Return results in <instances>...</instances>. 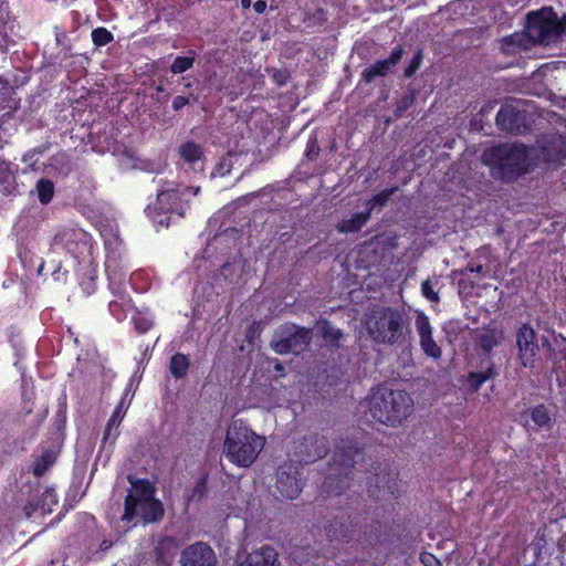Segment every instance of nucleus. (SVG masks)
<instances>
[{"mask_svg":"<svg viewBox=\"0 0 566 566\" xmlns=\"http://www.w3.org/2000/svg\"><path fill=\"white\" fill-rule=\"evenodd\" d=\"M366 331L379 345L403 346L410 338V321L403 310L377 305L366 315Z\"/></svg>","mask_w":566,"mask_h":566,"instance_id":"nucleus-1","label":"nucleus"},{"mask_svg":"<svg viewBox=\"0 0 566 566\" xmlns=\"http://www.w3.org/2000/svg\"><path fill=\"white\" fill-rule=\"evenodd\" d=\"M562 34L566 35V15L558 21L551 9L528 14L526 35L534 43L549 45Z\"/></svg>","mask_w":566,"mask_h":566,"instance_id":"nucleus-7","label":"nucleus"},{"mask_svg":"<svg viewBox=\"0 0 566 566\" xmlns=\"http://www.w3.org/2000/svg\"><path fill=\"white\" fill-rule=\"evenodd\" d=\"M264 444V437L255 433L242 420H234L227 429L223 453L231 463L249 468L256 460Z\"/></svg>","mask_w":566,"mask_h":566,"instance_id":"nucleus-3","label":"nucleus"},{"mask_svg":"<svg viewBox=\"0 0 566 566\" xmlns=\"http://www.w3.org/2000/svg\"><path fill=\"white\" fill-rule=\"evenodd\" d=\"M190 359L182 353H176L170 357L169 371L175 379H181L187 375Z\"/></svg>","mask_w":566,"mask_h":566,"instance_id":"nucleus-23","label":"nucleus"},{"mask_svg":"<svg viewBox=\"0 0 566 566\" xmlns=\"http://www.w3.org/2000/svg\"><path fill=\"white\" fill-rule=\"evenodd\" d=\"M163 503L157 499L143 501L138 504V515L145 524L160 521L164 516Z\"/></svg>","mask_w":566,"mask_h":566,"instance_id":"nucleus-19","label":"nucleus"},{"mask_svg":"<svg viewBox=\"0 0 566 566\" xmlns=\"http://www.w3.org/2000/svg\"><path fill=\"white\" fill-rule=\"evenodd\" d=\"M253 9L258 14L264 13L266 10V2L265 0H258L253 3Z\"/></svg>","mask_w":566,"mask_h":566,"instance_id":"nucleus-56","label":"nucleus"},{"mask_svg":"<svg viewBox=\"0 0 566 566\" xmlns=\"http://www.w3.org/2000/svg\"><path fill=\"white\" fill-rule=\"evenodd\" d=\"M312 329L295 324H284L275 332L270 343L271 348L279 355L300 354L307 348L312 340Z\"/></svg>","mask_w":566,"mask_h":566,"instance_id":"nucleus-8","label":"nucleus"},{"mask_svg":"<svg viewBox=\"0 0 566 566\" xmlns=\"http://www.w3.org/2000/svg\"><path fill=\"white\" fill-rule=\"evenodd\" d=\"M113 543L111 541H107V539H104L101 545H99V549L102 552H106L107 549H109L112 547Z\"/></svg>","mask_w":566,"mask_h":566,"instance_id":"nucleus-59","label":"nucleus"},{"mask_svg":"<svg viewBox=\"0 0 566 566\" xmlns=\"http://www.w3.org/2000/svg\"><path fill=\"white\" fill-rule=\"evenodd\" d=\"M190 103V99L189 97L187 96H184V95H177L174 99H172V104H171V107L175 112H179L180 109H182L186 105H188Z\"/></svg>","mask_w":566,"mask_h":566,"instance_id":"nucleus-49","label":"nucleus"},{"mask_svg":"<svg viewBox=\"0 0 566 566\" xmlns=\"http://www.w3.org/2000/svg\"><path fill=\"white\" fill-rule=\"evenodd\" d=\"M55 455L52 450H45L38 457L32 464V473L33 475L40 478L44 475L49 469L54 464Z\"/></svg>","mask_w":566,"mask_h":566,"instance_id":"nucleus-27","label":"nucleus"},{"mask_svg":"<svg viewBox=\"0 0 566 566\" xmlns=\"http://www.w3.org/2000/svg\"><path fill=\"white\" fill-rule=\"evenodd\" d=\"M301 462L313 463L324 458L329 452V443L326 437L318 433L305 436L301 442Z\"/></svg>","mask_w":566,"mask_h":566,"instance_id":"nucleus-15","label":"nucleus"},{"mask_svg":"<svg viewBox=\"0 0 566 566\" xmlns=\"http://www.w3.org/2000/svg\"><path fill=\"white\" fill-rule=\"evenodd\" d=\"M532 151L523 145H500L486 149L482 161L494 176L509 179L528 170Z\"/></svg>","mask_w":566,"mask_h":566,"instance_id":"nucleus-6","label":"nucleus"},{"mask_svg":"<svg viewBox=\"0 0 566 566\" xmlns=\"http://www.w3.org/2000/svg\"><path fill=\"white\" fill-rule=\"evenodd\" d=\"M321 334L322 337L333 346H339V340L343 338L344 334L340 329L335 328L329 321H323L321 324Z\"/></svg>","mask_w":566,"mask_h":566,"instance_id":"nucleus-29","label":"nucleus"},{"mask_svg":"<svg viewBox=\"0 0 566 566\" xmlns=\"http://www.w3.org/2000/svg\"><path fill=\"white\" fill-rule=\"evenodd\" d=\"M304 483L301 479V472L297 465L284 463L276 471V491L283 499L294 500L302 492Z\"/></svg>","mask_w":566,"mask_h":566,"instance_id":"nucleus-11","label":"nucleus"},{"mask_svg":"<svg viewBox=\"0 0 566 566\" xmlns=\"http://www.w3.org/2000/svg\"><path fill=\"white\" fill-rule=\"evenodd\" d=\"M106 272H107L108 276L111 277V265L109 264H106Z\"/></svg>","mask_w":566,"mask_h":566,"instance_id":"nucleus-62","label":"nucleus"},{"mask_svg":"<svg viewBox=\"0 0 566 566\" xmlns=\"http://www.w3.org/2000/svg\"><path fill=\"white\" fill-rule=\"evenodd\" d=\"M516 346L521 365L525 368H533L539 347L536 343V334L530 325L524 324L518 328Z\"/></svg>","mask_w":566,"mask_h":566,"instance_id":"nucleus-12","label":"nucleus"},{"mask_svg":"<svg viewBox=\"0 0 566 566\" xmlns=\"http://www.w3.org/2000/svg\"><path fill=\"white\" fill-rule=\"evenodd\" d=\"M373 419L388 427L400 426L413 411V400L405 390L379 388L368 399Z\"/></svg>","mask_w":566,"mask_h":566,"instance_id":"nucleus-4","label":"nucleus"},{"mask_svg":"<svg viewBox=\"0 0 566 566\" xmlns=\"http://www.w3.org/2000/svg\"><path fill=\"white\" fill-rule=\"evenodd\" d=\"M55 41L59 45L64 44V42L67 41L66 32L59 30V28H55Z\"/></svg>","mask_w":566,"mask_h":566,"instance_id":"nucleus-55","label":"nucleus"},{"mask_svg":"<svg viewBox=\"0 0 566 566\" xmlns=\"http://www.w3.org/2000/svg\"><path fill=\"white\" fill-rule=\"evenodd\" d=\"M10 176V163L0 157V185L8 182Z\"/></svg>","mask_w":566,"mask_h":566,"instance_id":"nucleus-47","label":"nucleus"},{"mask_svg":"<svg viewBox=\"0 0 566 566\" xmlns=\"http://www.w3.org/2000/svg\"><path fill=\"white\" fill-rule=\"evenodd\" d=\"M546 546V539L543 535L537 534L526 548V553H532V562L541 563L543 560V548Z\"/></svg>","mask_w":566,"mask_h":566,"instance_id":"nucleus-32","label":"nucleus"},{"mask_svg":"<svg viewBox=\"0 0 566 566\" xmlns=\"http://www.w3.org/2000/svg\"><path fill=\"white\" fill-rule=\"evenodd\" d=\"M501 338V334L496 333L495 331H484L479 336L480 345L485 352H490L493 347H495Z\"/></svg>","mask_w":566,"mask_h":566,"instance_id":"nucleus-34","label":"nucleus"},{"mask_svg":"<svg viewBox=\"0 0 566 566\" xmlns=\"http://www.w3.org/2000/svg\"><path fill=\"white\" fill-rule=\"evenodd\" d=\"M520 112L511 106L504 105L496 115V124L504 132L515 133L520 130Z\"/></svg>","mask_w":566,"mask_h":566,"instance_id":"nucleus-18","label":"nucleus"},{"mask_svg":"<svg viewBox=\"0 0 566 566\" xmlns=\"http://www.w3.org/2000/svg\"><path fill=\"white\" fill-rule=\"evenodd\" d=\"M422 60H423V53H422V50L419 49L413 54V56L410 60V62L408 63V65L405 67L403 76L406 78H411L418 72V70L420 69V66L422 64Z\"/></svg>","mask_w":566,"mask_h":566,"instance_id":"nucleus-38","label":"nucleus"},{"mask_svg":"<svg viewBox=\"0 0 566 566\" xmlns=\"http://www.w3.org/2000/svg\"><path fill=\"white\" fill-rule=\"evenodd\" d=\"M170 182L169 181H163V187H166V186H169Z\"/></svg>","mask_w":566,"mask_h":566,"instance_id":"nucleus-64","label":"nucleus"},{"mask_svg":"<svg viewBox=\"0 0 566 566\" xmlns=\"http://www.w3.org/2000/svg\"><path fill=\"white\" fill-rule=\"evenodd\" d=\"M92 42L95 46H105L114 41L113 33L104 27H98L92 30Z\"/></svg>","mask_w":566,"mask_h":566,"instance_id":"nucleus-31","label":"nucleus"},{"mask_svg":"<svg viewBox=\"0 0 566 566\" xmlns=\"http://www.w3.org/2000/svg\"><path fill=\"white\" fill-rule=\"evenodd\" d=\"M52 248L63 250L74 259L91 253L92 237L80 228H63L52 240Z\"/></svg>","mask_w":566,"mask_h":566,"instance_id":"nucleus-9","label":"nucleus"},{"mask_svg":"<svg viewBox=\"0 0 566 566\" xmlns=\"http://www.w3.org/2000/svg\"><path fill=\"white\" fill-rule=\"evenodd\" d=\"M416 327L419 333L420 339L426 336L432 335V328L429 318L426 314L419 313L416 317Z\"/></svg>","mask_w":566,"mask_h":566,"instance_id":"nucleus-41","label":"nucleus"},{"mask_svg":"<svg viewBox=\"0 0 566 566\" xmlns=\"http://www.w3.org/2000/svg\"><path fill=\"white\" fill-rule=\"evenodd\" d=\"M403 53H405L403 46L401 44H398L392 49V51L390 52V55L385 60L389 64V66L392 67L399 63V61L403 56Z\"/></svg>","mask_w":566,"mask_h":566,"instance_id":"nucleus-45","label":"nucleus"},{"mask_svg":"<svg viewBox=\"0 0 566 566\" xmlns=\"http://www.w3.org/2000/svg\"><path fill=\"white\" fill-rule=\"evenodd\" d=\"M163 90H164V88H163V86H161V85H158V86L156 87V91H157V92H163Z\"/></svg>","mask_w":566,"mask_h":566,"instance_id":"nucleus-63","label":"nucleus"},{"mask_svg":"<svg viewBox=\"0 0 566 566\" xmlns=\"http://www.w3.org/2000/svg\"><path fill=\"white\" fill-rule=\"evenodd\" d=\"M420 346H421L423 353L429 357L437 359L441 356V349L437 345V343L433 340L432 335L421 338Z\"/></svg>","mask_w":566,"mask_h":566,"instance_id":"nucleus-37","label":"nucleus"},{"mask_svg":"<svg viewBox=\"0 0 566 566\" xmlns=\"http://www.w3.org/2000/svg\"><path fill=\"white\" fill-rule=\"evenodd\" d=\"M355 524L353 522L344 523L338 517L332 520L326 526V535L331 539H338L348 542L352 538V533L354 532Z\"/></svg>","mask_w":566,"mask_h":566,"instance_id":"nucleus-21","label":"nucleus"},{"mask_svg":"<svg viewBox=\"0 0 566 566\" xmlns=\"http://www.w3.org/2000/svg\"><path fill=\"white\" fill-rule=\"evenodd\" d=\"M42 151L43 150L40 147H35L33 149H30L29 151H27L23 155L22 161L23 163H28V161L32 160L35 155L41 154Z\"/></svg>","mask_w":566,"mask_h":566,"instance_id":"nucleus-53","label":"nucleus"},{"mask_svg":"<svg viewBox=\"0 0 566 566\" xmlns=\"http://www.w3.org/2000/svg\"><path fill=\"white\" fill-rule=\"evenodd\" d=\"M197 59V52L193 49H189L186 51L185 55H178L174 59L172 63L170 64V72L172 74H182L190 69H192L195 62Z\"/></svg>","mask_w":566,"mask_h":566,"instance_id":"nucleus-22","label":"nucleus"},{"mask_svg":"<svg viewBox=\"0 0 566 566\" xmlns=\"http://www.w3.org/2000/svg\"><path fill=\"white\" fill-rule=\"evenodd\" d=\"M421 293L422 295L431 301V302H438L439 296L438 293L434 291L432 283L429 280H426L421 284Z\"/></svg>","mask_w":566,"mask_h":566,"instance_id":"nucleus-44","label":"nucleus"},{"mask_svg":"<svg viewBox=\"0 0 566 566\" xmlns=\"http://www.w3.org/2000/svg\"><path fill=\"white\" fill-rule=\"evenodd\" d=\"M370 467L373 468L371 475L366 481L369 496L379 499L380 493H382L397 497V481L390 479V473L386 471V468L381 463H373Z\"/></svg>","mask_w":566,"mask_h":566,"instance_id":"nucleus-13","label":"nucleus"},{"mask_svg":"<svg viewBox=\"0 0 566 566\" xmlns=\"http://www.w3.org/2000/svg\"><path fill=\"white\" fill-rule=\"evenodd\" d=\"M370 216L365 210L352 214L350 218L342 219L336 224V230L339 233H355L363 229V227L369 221Z\"/></svg>","mask_w":566,"mask_h":566,"instance_id":"nucleus-20","label":"nucleus"},{"mask_svg":"<svg viewBox=\"0 0 566 566\" xmlns=\"http://www.w3.org/2000/svg\"><path fill=\"white\" fill-rule=\"evenodd\" d=\"M35 191L39 201L45 206L53 200L55 186L51 179L40 178L35 184Z\"/></svg>","mask_w":566,"mask_h":566,"instance_id":"nucleus-28","label":"nucleus"},{"mask_svg":"<svg viewBox=\"0 0 566 566\" xmlns=\"http://www.w3.org/2000/svg\"><path fill=\"white\" fill-rule=\"evenodd\" d=\"M208 492V475L203 473L197 481L191 490L188 501H199Z\"/></svg>","mask_w":566,"mask_h":566,"instance_id":"nucleus-35","label":"nucleus"},{"mask_svg":"<svg viewBox=\"0 0 566 566\" xmlns=\"http://www.w3.org/2000/svg\"><path fill=\"white\" fill-rule=\"evenodd\" d=\"M113 430H115V427H109V423H106L104 432H103L101 448H105V446L107 443L109 446L115 443L118 433L115 431V433L113 434Z\"/></svg>","mask_w":566,"mask_h":566,"instance_id":"nucleus-46","label":"nucleus"},{"mask_svg":"<svg viewBox=\"0 0 566 566\" xmlns=\"http://www.w3.org/2000/svg\"><path fill=\"white\" fill-rule=\"evenodd\" d=\"M133 323L136 332L139 334H146L154 326V322L151 318L140 314L133 318Z\"/></svg>","mask_w":566,"mask_h":566,"instance_id":"nucleus-43","label":"nucleus"},{"mask_svg":"<svg viewBox=\"0 0 566 566\" xmlns=\"http://www.w3.org/2000/svg\"><path fill=\"white\" fill-rule=\"evenodd\" d=\"M321 153L318 139L315 135H311L306 143L305 157L310 161H315Z\"/></svg>","mask_w":566,"mask_h":566,"instance_id":"nucleus-40","label":"nucleus"},{"mask_svg":"<svg viewBox=\"0 0 566 566\" xmlns=\"http://www.w3.org/2000/svg\"><path fill=\"white\" fill-rule=\"evenodd\" d=\"M180 566H217L213 549L203 542L187 546L180 555Z\"/></svg>","mask_w":566,"mask_h":566,"instance_id":"nucleus-14","label":"nucleus"},{"mask_svg":"<svg viewBox=\"0 0 566 566\" xmlns=\"http://www.w3.org/2000/svg\"><path fill=\"white\" fill-rule=\"evenodd\" d=\"M276 563V551L269 545H263L259 549L249 553L238 566H275Z\"/></svg>","mask_w":566,"mask_h":566,"instance_id":"nucleus-16","label":"nucleus"},{"mask_svg":"<svg viewBox=\"0 0 566 566\" xmlns=\"http://www.w3.org/2000/svg\"><path fill=\"white\" fill-rule=\"evenodd\" d=\"M460 7V1H451L444 9V12L450 14V12H455L457 9Z\"/></svg>","mask_w":566,"mask_h":566,"instance_id":"nucleus-58","label":"nucleus"},{"mask_svg":"<svg viewBox=\"0 0 566 566\" xmlns=\"http://www.w3.org/2000/svg\"><path fill=\"white\" fill-rule=\"evenodd\" d=\"M391 67L386 62V60H379L371 64L370 66L366 67L361 72V78L367 84L374 82L376 77H384L390 72Z\"/></svg>","mask_w":566,"mask_h":566,"instance_id":"nucleus-25","label":"nucleus"},{"mask_svg":"<svg viewBox=\"0 0 566 566\" xmlns=\"http://www.w3.org/2000/svg\"><path fill=\"white\" fill-rule=\"evenodd\" d=\"M551 146L556 150L555 155H547L545 158L549 161H557L566 157V142L562 137H555L551 140Z\"/></svg>","mask_w":566,"mask_h":566,"instance_id":"nucleus-39","label":"nucleus"},{"mask_svg":"<svg viewBox=\"0 0 566 566\" xmlns=\"http://www.w3.org/2000/svg\"><path fill=\"white\" fill-rule=\"evenodd\" d=\"M365 455L364 449L359 448L357 442L342 441V444L336 447L332 462L328 463L324 485L340 494L349 486L354 470H366Z\"/></svg>","mask_w":566,"mask_h":566,"instance_id":"nucleus-2","label":"nucleus"},{"mask_svg":"<svg viewBox=\"0 0 566 566\" xmlns=\"http://www.w3.org/2000/svg\"><path fill=\"white\" fill-rule=\"evenodd\" d=\"M493 376L492 368H486V370L470 373L465 386L468 390L475 392L479 390L480 386L485 382L489 378Z\"/></svg>","mask_w":566,"mask_h":566,"instance_id":"nucleus-30","label":"nucleus"},{"mask_svg":"<svg viewBox=\"0 0 566 566\" xmlns=\"http://www.w3.org/2000/svg\"><path fill=\"white\" fill-rule=\"evenodd\" d=\"M467 273H483V266L481 264H478V265H468L465 268V270H462V276L465 275Z\"/></svg>","mask_w":566,"mask_h":566,"instance_id":"nucleus-54","label":"nucleus"},{"mask_svg":"<svg viewBox=\"0 0 566 566\" xmlns=\"http://www.w3.org/2000/svg\"><path fill=\"white\" fill-rule=\"evenodd\" d=\"M178 154L184 163L193 170H196L197 166L202 164L205 159V151L202 147L192 140L182 143L178 148ZM200 170H203L202 165H200Z\"/></svg>","mask_w":566,"mask_h":566,"instance_id":"nucleus-17","label":"nucleus"},{"mask_svg":"<svg viewBox=\"0 0 566 566\" xmlns=\"http://www.w3.org/2000/svg\"><path fill=\"white\" fill-rule=\"evenodd\" d=\"M416 101L415 92H410L409 94H405L399 99L396 101L394 108L395 118H400L402 115L413 105Z\"/></svg>","mask_w":566,"mask_h":566,"instance_id":"nucleus-33","label":"nucleus"},{"mask_svg":"<svg viewBox=\"0 0 566 566\" xmlns=\"http://www.w3.org/2000/svg\"><path fill=\"white\" fill-rule=\"evenodd\" d=\"M124 405H125V399L123 398L118 402V405L115 407L112 416L109 417V419L107 421V423H109V427H115V431H117L120 422L123 421V419L125 417L126 409H124Z\"/></svg>","mask_w":566,"mask_h":566,"instance_id":"nucleus-42","label":"nucleus"},{"mask_svg":"<svg viewBox=\"0 0 566 566\" xmlns=\"http://www.w3.org/2000/svg\"><path fill=\"white\" fill-rule=\"evenodd\" d=\"M200 187L163 188L156 200L145 208L146 216L155 223L169 227L172 216L184 217L190 208L189 198L199 193Z\"/></svg>","mask_w":566,"mask_h":566,"instance_id":"nucleus-5","label":"nucleus"},{"mask_svg":"<svg viewBox=\"0 0 566 566\" xmlns=\"http://www.w3.org/2000/svg\"><path fill=\"white\" fill-rule=\"evenodd\" d=\"M273 370L281 377L285 376V367L277 359L274 361Z\"/></svg>","mask_w":566,"mask_h":566,"instance_id":"nucleus-57","label":"nucleus"},{"mask_svg":"<svg viewBox=\"0 0 566 566\" xmlns=\"http://www.w3.org/2000/svg\"><path fill=\"white\" fill-rule=\"evenodd\" d=\"M420 560L424 566H441L440 560L433 554L428 552L421 553Z\"/></svg>","mask_w":566,"mask_h":566,"instance_id":"nucleus-48","label":"nucleus"},{"mask_svg":"<svg viewBox=\"0 0 566 566\" xmlns=\"http://www.w3.org/2000/svg\"><path fill=\"white\" fill-rule=\"evenodd\" d=\"M252 4V0H241V7L243 9H249Z\"/></svg>","mask_w":566,"mask_h":566,"instance_id":"nucleus-60","label":"nucleus"},{"mask_svg":"<svg viewBox=\"0 0 566 566\" xmlns=\"http://www.w3.org/2000/svg\"><path fill=\"white\" fill-rule=\"evenodd\" d=\"M96 277L94 275H90L87 276V281H85L84 279L82 280L81 282V285L83 286V289L88 293H93L95 291V287H96V282H95Z\"/></svg>","mask_w":566,"mask_h":566,"instance_id":"nucleus-50","label":"nucleus"},{"mask_svg":"<svg viewBox=\"0 0 566 566\" xmlns=\"http://www.w3.org/2000/svg\"><path fill=\"white\" fill-rule=\"evenodd\" d=\"M0 85H2V86L8 85V81L4 80L3 77H0Z\"/></svg>","mask_w":566,"mask_h":566,"instance_id":"nucleus-61","label":"nucleus"},{"mask_svg":"<svg viewBox=\"0 0 566 566\" xmlns=\"http://www.w3.org/2000/svg\"><path fill=\"white\" fill-rule=\"evenodd\" d=\"M9 20L8 6L3 2L0 3V25L7 24Z\"/></svg>","mask_w":566,"mask_h":566,"instance_id":"nucleus-52","label":"nucleus"},{"mask_svg":"<svg viewBox=\"0 0 566 566\" xmlns=\"http://www.w3.org/2000/svg\"><path fill=\"white\" fill-rule=\"evenodd\" d=\"M398 190V187H391L381 190L380 192L373 196L367 202L365 203V211L369 213L371 217L373 211L376 208H382L385 207L388 201L390 200L391 196Z\"/></svg>","mask_w":566,"mask_h":566,"instance_id":"nucleus-26","label":"nucleus"},{"mask_svg":"<svg viewBox=\"0 0 566 566\" xmlns=\"http://www.w3.org/2000/svg\"><path fill=\"white\" fill-rule=\"evenodd\" d=\"M313 19L315 20V22L317 24H323L324 22L327 21V15H326V11L322 8H318L314 13H313Z\"/></svg>","mask_w":566,"mask_h":566,"instance_id":"nucleus-51","label":"nucleus"},{"mask_svg":"<svg viewBox=\"0 0 566 566\" xmlns=\"http://www.w3.org/2000/svg\"><path fill=\"white\" fill-rule=\"evenodd\" d=\"M128 481L132 485V492L125 497V509L122 520L129 523L138 515V504L155 497L156 488L147 479H133L128 476Z\"/></svg>","mask_w":566,"mask_h":566,"instance_id":"nucleus-10","label":"nucleus"},{"mask_svg":"<svg viewBox=\"0 0 566 566\" xmlns=\"http://www.w3.org/2000/svg\"><path fill=\"white\" fill-rule=\"evenodd\" d=\"M118 291V300L111 301L108 304L109 313L118 321L122 322L126 318L127 312L130 307V298L125 293H119Z\"/></svg>","mask_w":566,"mask_h":566,"instance_id":"nucleus-24","label":"nucleus"},{"mask_svg":"<svg viewBox=\"0 0 566 566\" xmlns=\"http://www.w3.org/2000/svg\"><path fill=\"white\" fill-rule=\"evenodd\" d=\"M531 417L535 424L541 428L548 427L551 424V416L543 405L533 408Z\"/></svg>","mask_w":566,"mask_h":566,"instance_id":"nucleus-36","label":"nucleus"}]
</instances>
